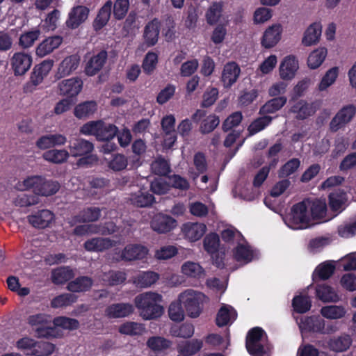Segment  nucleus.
<instances>
[{"mask_svg":"<svg viewBox=\"0 0 356 356\" xmlns=\"http://www.w3.org/2000/svg\"><path fill=\"white\" fill-rule=\"evenodd\" d=\"M161 302L162 296L153 291L140 293L134 300L139 316L145 321L156 319L163 315L164 309Z\"/></svg>","mask_w":356,"mask_h":356,"instance_id":"1","label":"nucleus"},{"mask_svg":"<svg viewBox=\"0 0 356 356\" xmlns=\"http://www.w3.org/2000/svg\"><path fill=\"white\" fill-rule=\"evenodd\" d=\"M118 131V127L102 120L90 121L83 124L80 132L83 135L94 136L98 140H110Z\"/></svg>","mask_w":356,"mask_h":356,"instance_id":"2","label":"nucleus"},{"mask_svg":"<svg viewBox=\"0 0 356 356\" xmlns=\"http://www.w3.org/2000/svg\"><path fill=\"white\" fill-rule=\"evenodd\" d=\"M205 300L206 296L202 293L193 289H187L178 296V301L191 318H197L200 316Z\"/></svg>","mask_w":356,"mask_h":356,"instance_id":"3","label":"nucleus"},{"mask_svg":"<svg viewBox=\"0 0 356 356\" xmlns=\"http://www.w3.org/2000/svg\"><path fill=\"white\" fill-rule=\"evenodd\" d=\"M306 201L294 205L291 210L289 226L295 229H306L313 225L311 216L307 210Z\"/></svg>","mask_w":356,"mask_h":356,"instance_id":"4","label":"nucleus"},{"mask_svg":"<svg viewBox=\"0 0 356 356\" xmlns=\"http://www.w3.org/2000/svg\"><path fill=\"white\" fill-rule=\"evenodd\" d=\"M263 337L264 330L260 327H254L248 332L246 348L250 354L254 356H264L265 350Z\"/></svg>","mask_w":356,"mask_h":356,"instance_id":"5","label":"nucleus"},{"mask_svg":"<svg viewBox=\"0 0 356 356\" xmlns=\"http://www.w3.org/2000/svg\"><path fill=\"white\" fill-rule=\"evenodd\" d=\"M356 114V107L348 104L341 108L332 119L330 123V130L333 132L344 127L353 119Z\"/></svg>","mask_w":356,"mask_h":356,"instance_id":"6","label":"nucleus"},{"mask_svg":"<svg viewBox=\"0 0 356 356\" xmlns=\"http://www.w3.org/2000/svg\"><path fill=\"white\" fill-rule=\"evenodd\" d=\"M27 323L31 327H35L38 337H48L51 335L52 329L49 327V318L44 314L31 315L27 318Z\"/></svg>","mask_w":356,"mask_h":356,"instance_id":"7","label":"nucleus"},{"mask_svg":"<svg viewBox=\"0 0 356 356\" xmlns=\"http://www.w3.org/2000/svg\"><path fill=\"white\" fill-rule=\"evenodd\" d=\"M83 85V81L80 78L72 77L59 82L58 88L61 95L73 97L79 94Z\"/></svg>","mask_w":356,"mask_h":356,"instance_id":"8","label":"nucleus"},{"mask_svg":"<svg viewBox=\"0 0 356 356\" xmlns=\"http://www.w3.org/2000/svg\"><path fill=\"white\" fill-rule=\"evenodd\" d=\"M150 225L154 232L165 234L176 227V220L170 216L158 213L152 218Z\"/></svg>","mask_w":356,"mask_h":356,"instance_id":"9","label":"nucleus"},{"mask_svg":"<svg viewBox=\"0 0 356 356\" xmlns=\"http://www.w3.org/2000/svg\"><path fill=\"white\" fill-rule=\"evenodd\" d=\"M79 64L80 57L78 55L73 54L65 57L58 65L55 78L60 79L70 76L78 68Z\"/></svg>","mask_w":356,"mask_h":356,"instance_id":"10","label":"nucleus"},{"mask_svg":"<svg viewBox=\"0 0 356 356\" xmlns=\"http://www.w3.org/2000/svg\"><path fill=\"white\" fill-rule=\"evenodd\" d=\"M282 26L280 24H275L268 26L264 32L261 44L266 49L274 47L281 40Z\"/></svg>","mask_w":356,"mask_h":356,"instance_id":"11","label":"nucleus"},{"mask_svg":"<svg viewBox=\"0 0 356 356\" xmlns=\"http://www.w3.org/2000/svg\"><path fill=\"white\" fill-rule=\"evenodd\" d=\"M298 68V60L296 56L289 55L284 57L279 68L280 78L285 81L291 80L295 76Z\"/></svg>","mask_w":356,"mask_h":356,"instance_id":"12","label":"nucleus"},{"mask_svg":"<svg viewBox=\"0 0 356 356\" xmlns=\"http://www.w3.org/2000/svg\"><path fill=\"white\" fill-rule=\"evenodd\" d=\"M184 237L191 242L200 240L207 231V226L203 223L188 222L181 227Z\"/></svg>","mask_w":356,"mask_h":356,"instance_id":"13","label":"nucleus"},{"mask_svg":"<svg viewBox=\"0 0 356 356\" xmlns=\"http://www.w3.org/2000/svg\"><path fill=\"white\" fill-rule=\"evenodd\" d=\"M134 312V306L129 302L114 303L105 309V315L110 318H121L131 315Z\"/></svg>","mask_w":356,"mask_h":356,"instance_id":"14","label":"nucleus"},{"mask_svg":"<svg viewBox=\"0 0 356 356\" xmlns=\"http://www.w3.org/2000/svg\"><path fill=\"white\" fill-rule=\"evenodd\" d=\"M148 252V249L143 245L129 244L122 250L121 259L129 261L143 259L147 257Z\"/></svg>","mask_w":356,"mask_h":356,"instance_id":"15","label":"nucleus"},{"mask_svg":"<svg viewBox=\"0 0 356 356\" xmlns=\"http://www.w3.org/2000/svg\"><path fill=\"white\" fill-rule=\"evenodd\" d=\"M101 216V209L98 207H90L82 210L78 215L72 217L68 223L71 227L74 226L79 222H95L99 219Z\"/></svg>","mask_w":356,"mask_h":356,"instance_id":"16","label":"nucleus"},{"mask_svg":"<svg viewBox=\"0 0 356 356\" xmlns=\"http://www.w3.org/2000/svg\"><path fill=\"white\" fill-rule=\"evenodd\" d=\"M11 65L15 75L24 74L32 63L31 56L27 54L17 52L11 58Z\"/></svg>","mask_w":356,"mask_h":356,"instance_id":"17","label":"nucleus"},{"mask_svg":"<svg viewBox=\"0 0 356 356\" xmlns=\"http://www.w3.org/2000/svg\"><path fill=\"white\" fill-rule=\"evenodd\" d=\"M117 242L108 238L94 237L87 240L83 247L88 252H103L115 246Z\"/></svg>","mask_w":356,"mask_h":356,"instance_id":"18","label":"nucleus"},{"mask_svg":"<svg viewBox=\"0 0 356 356\" xmlns=\"http://www.w3.org/2000/svg\"><path fill=\"white\" fill-rule=\"evenodd\" d=\"M128 201L137 207H148L154 202V197L147 190L140 188L129 195Z\"/></svg>","mask_w":356,"mask_h":356,"instance_id":"19","label":"nucleus"},{"mask_svg":"<svg viewBox=\"0 0 356 356\" xmlns=\"http://www.w3.org/2000/svg\"><path fill=\"white\" fill-rule=\"evenodd\" d=\"M68 148L70 154L74 156H81L90 153L94 146L92 143L83 138H73L70 140Z\"/></svg>","mask_w":356,"mask_h":356,"instance_id":"20","label":"nucleus"},{"mask_svg":"<svg viewBox=\"0 0 356 356\" xmlns=\"http://www.w3.org/2000/svg\"><path fill=\"white\" fill-rule=\"evenodd\" d=\"M316 111V108L314 103H308L304 100H300L291 106L289 112L295 114V118L298 120H305L314 115Z\"/></svg>","mask_w":356,"mask_h":356,"instance_id":"21","label":"nucleus"},{"mask_svg":"<svg viewBox=\"0 0 356 356\" xmlns=\"http://www.w3.org/2000/svg\"><path fill=\"white\" fill-rule=\"evenodd\" d=\"M241 73L239 66L235 62L226 63L222 72L221 80L226 88L231 87L236 82Z\"/></svg>","mask_w":356,"mask_h":356,"instance_id":"22","label":"nucleus"},{"mask_svg":"<svg viewBox=\"0 0 356 356\" xmlns=\"http://www.w3.org/2000/svg\"><path fill=\"white\" fill-rule=\"evenodd\" d=\"M107 59V53L105 51H101L97 54L92 56L87 62L85 72L88 76H94L100 71Z\"/></svg>","mask_w":356,"mask_h":356,"instance_id":"23","label":"nucleus"},{"mask_svg":"<svg viewBox=\"0 0 356 356\" xmlns=\"http://www.w3.org/2000/svg\"><path fill=\"white\" fill-rule=\"evenodd\" d=\"M89 14V9L83 6H78L73 8L69 14V19L67 24L72 29L77 28L81 24L84 22Z\"/></svg>","mask_w":356,"mask_h":356,"instance_id":"24","label":"nucleus"},{"mask_svg":"<svg viewBox=\"0 0 356 356\" xmlns=\"http://www.w3.org/2000/svg\"><path fill=\"white\" fill-rule=\"evenodd\" d=\"M62 42L63 38L58 35L46 38L37 47L36 55L42 58L49 54L57 49Z\"/></svg>","mask_w":356,"mask_h":356,"instance_id":"25","label":"nucleus"},{"mask_svg":"<svg viewBox=\"0 0 356 356\" xmlns=\"http://www.w3.org/2000/svg\"><path fill=\"white\" fill-rule=\"evenodd\" d=\"M353 339L350 334L343 333L331 338L328 341L329 348L337 353L346 351L352 345Z\"/></svg>","mask_w":356,"mask_h":356,"instance_id":"26","label":"nucleus"},{"mask_svg":"<svg viewBox=\"0 0 356 356\" xmlns=\"http://www.w3.org/2000/svg\"><path fill=\"white\" fill-rule=\"evenodd\" d=\"M54 220V214L49 210L44 209L28 217V220L33 227L43 229L48 227Z\"/></svg>","mask_w":356,"mask_h":356,"instance_id":"27","label":"nucleus"},{"mask_svg":"<svg viewBox=\"0 0 356 356\" xmlns=\"http://www.w3.org/2000/svg\"><path fill=\"white\" fill-rule=\"evenodd\" d=\"M322 32V26L318 22H314L309 26L304 33L302 43L306 47L316 44L318 42Z\"/></svg>","mask_w":356,"mask_h":356,"instance_id":"28","label":"nucleus"},{"mask_svg":"<svg viewBox=\"0 0 356 356\" xmlns=\"http://www.w3.org/2000/svg\"><path fill=\"white\" fill-rule=\"evenodd\" d=\"M159 275L153 271H143L132 277V283L138 288H147L155 284Z\"/></svg>","mask_w":356,"mask_h":356,"instance_id":"29","label":"nucleus"},{"mask_svg":"<svg viewBox=\"0 0 356 356\" xmlns=\"http://www.w3.org/2000/svg\"><path fill=\"white\" fill-rule=\"evenodd\" d=\"M112 7L113 2L108 0L100 8L93 21V27L95 31H99L106 25L111 17Z\"/></svg>","mask_w":356,"mask_h":356,"instance_id":"30","label":"nucleus"},{"mask_svg":"<svg viewBox=\"0 0 356 356\" xmlns=\"http://www.w3.org/2000/svg\"><path fill=\"white\" fill-rule=\"evenodd\" d=\"M175 118L172 115L164 117L161 121V126L166 134L165 138V145L170 147L176 141V136L175 134Z\"/></svg>","mask_w":356,"mask_h":356,"instance_id":"31","label":"nucleus"},{"mask_svg":"<svg viewBox=\"0 0 356 356\" xmlns=\"http://www.w3.org/2000/svg\"><path fill=\"white\" fill-rule=\"evenodd\" d=\"M159 22L154 19L149 22L145 27L144 39L148 46L154 45L159 38Z\"/></svg>","mask_w":356,"mask_h":356,"instance_id":"32","label":"nucleus"},{"mask_svg":"<svg viewBox=\"0 0 356 356\" xmlns=\"http://www.w3.org/2000/svg\"><path fill=\"white\" fill-rule=\"evenodd\" d=\"M236 318V312L229 305H223L219 309L216 316V324L219 327L227 325L233 322Z\"/></svg>","mask_w":356,"mask_h":356,"instance_id":"33","label":"nucleus"},{"mask_svg":"<svg viewBox=\"0 0 356 356\" xmlns=\"http://www.w3.org/2000/svg\"><path fill=\"white\" fill-rule=\"evenodd\" d=\"M222 7L223 4L221 2H213L211 4L205 14L206 20L209 24H216L223 17Z\"/></svg>","mask_w":356,"mask_h":356,"instance_id":"34","label":"nucleus"},{"mask_svg":"<svg viewBox=\"0 0 356 356\" xmlns=\"http://www.w3.org/2000/svg\"><path fill=\"white\" fill-rule=\"evenodd\" d=\"M193 165L196 170L191 168L188 170L190 177L195 181L200 174L204 173L207 168V163L205 156L201 152H197L193 157Z\"/></svg>","mask_w":356,"mask_h":356,"instance_id":"35","label":"nucleus"},{"mask_svg":"<svg viewBox=\"0 0 356 356\" xmlns=\"http://www.w3.org/2000/svg\"><path fill=\"white\" fill-rule=\"evenodd\" d=\"M310 209V216L313 219H322L325 216L327 204L325 200L317 199L312 202L306 201Z\"/></svg>","mask_w":356,"mask_h":356,"instance_id":"36","label":"nucleus"},{"mask_svg":"<svg viewBox=\"0 0 356 356\" xmlns=\"http://www.w3.org/2000/svg\"><path fill=\"white\" fill-rule=\"evenodd\" d=\"M286 97H279L273 98L264 104L259 110V114L261 115H268L274 113L276 111L281 109L286 103Z\"/></svg>","mask_w":356,"mask_h":356,"instance_id":"37","label":"nucleus"},{"mask_svg":"<svg viewBox=\"0 0 356 356\" xmlns=\"http://www.w3.org/2000/svg\"><path fill=\"white\" fill-rule=\"evenodd\" d=\"M42 179V176L28 177L18 184L19 189L21 191H32L35 194L39 195Z\"/></svg>","mask_w":356,"mask_h":356,"instance_id":"38","label":"nucleus"},{"mask_svg":"<svg viewBox=\"0 0 356 356\" xmlns=\"http://www.w3.org/2000/svg\"><path fill=\"white\" fill-rule=\"evenodd\" d=\"M69 156L70 153L67 150L57 149L46 151L42 155L44 160L56 164L65 162Z\"/></svg>","mask_w":356,"mask_h":356,"instance_id":"39","label":"nucleus"},{"mask_svg":"<svg viewBox=\"0 0 356 356\" xmlns=\"http://www.w3.org/2000/svg\"><path fill=\"white\" fill-rule=\"evenodd\" d=\"M302 329L314 332H323L325 328V321L320 317H307L301 322Z\"/></svg>","mask_w":356,"mask_h":356,"instance_id":"40","label":"nucleus"},{"mask_svg":"<svg viewBox=\"0 0 356 356\" xmlns=\"http://www.w3.org/2000/svg\"><path fill=\"white\" fill-rule=\"evenodd\" d=\"M316 291L317 297L323 302H336L339 300L335 291L330 286L325 284L318 285Z\"/></svg>","mask_w":356,"mask_h":356,"instance_id":"41","label":"nucleus"},{"mask_svg":"<svg viewBox=\"0 0 356 356\" xmlns=\"http://www.w3.org/2000/svg\"><path fill=\"white\" fill-rule=\"evenodd\" d=\"M346 201V194L343 191H335L329 195V205L333 211L341 212Z\"/></svg>","mask_w":356,"mask_h":356,"instance_id":"42","label":"nucleus"},{"mask_svg":"<svg viewBox=\"0 0 356 356\" xmlns=\"http://www.w3.org/2000/svg\"><path fill=\"white\" fill-rule=\"evenodd\" d=\"M96 110V102L88 101L78 104L74 108V114L79 119L86 118L92 115Z\"/></svg>","mask_w":356,"mask_h":356,"instance_id":"43","label":"nucleus"},{"mask_svg":"<svg viewBox=\"0 0 356 356\" xmlns=\"http://www.w3.org/2000/svg\"><path fill=\"white\" fill-rule=\"evenodd\" d=\"M74 276L73 270L69 267H60L51 273V280L56 284H62Z\"/></svg>","mask_w":356,"mask_h":356,"instance_id":"44","label":"nucleus"},{"mask_svg":"<svg viewBox=\"0 0 356 356\" xmlns=\"http://www.w3.org/2000/svg\"><path fill=\"white\" fill-rule=\"evenodd\" d=\"M202 346V342L197 339L180 343L177 346L178 352L183 356H191L199 351Z\"/></svg>","mask_w":356,"mask_h":356,"instance_id":"45","label":"nucleus"},{"mask_svg":"<svg viewBox=\"0 0 356 356\" xmlns=\"http://www.w3.org/2000/svg\"><path fill=\"white\" fill-rule=\"evenodd\" d=\"M92 280L88 277H79L69 282L67 289L72 292H83L89 290L92 285Z\"/></svg>","mask_w":356,"mask_h":356,"instance_id":"46","label":"nucleus"},{"mask_svg":"<svg viewBox=\"0 0 356 356\" xmlns=\"http://www.w3.org/2000/svg\"><path fill=\"white\" fill-rule=\"evenodd\" d=\"M181 272L185 275L193 277L200 278L204 275V270L197 263L193 261H186L181 266Z\"/></svg>","mask_w":356,"mask_h":356,"instance_id":"47","label":"nucleus"},{"mask_svg":"<svg viewBox=\"0 0 356 356\" xmlns=\"http://www.w3.org/2000/svg\"><path fill=\"white\" fill-rule=\"evenodd\" d=\"M145 331L143 324L129 321L122 324L119 327L121 334L127 335H140Z\"/></svg>","mask_w":356,"mask_h":356,"instance_id":"48","label":"nucleus"},{"mask_svg":"<svg viewBox=\"0 0 356 356\" xmlns=\"http://www.w3.org/2000/svg\"><path fill=\"white\" fill-rule=\"evenodd\" d=\"M327 56V49L323 47L313 51L309 56L307 63L311 69L318 68L323 62Z\"/></svg>","mask_w":356,"mask_h":356,"instance_id":"49","label":"nucleus"},{"mask_svg":"<svg viewBox=\"0 0 356 356\" xmlns=\"http://www.w3.org/2000/svg\"><path fill=\"white\" fill-rule=\"evenodd\" d=\"M60 184L57 181L47 179L42 177L39 195L50 196L56 193L60 189Z\"/></svg>","mask_w":356,"mask_h":356,"instance_id":"50","label":"nucleus"},{"mask_svg":"<svg viewBox=\"0 0 356 356\" xmlns=\"http://www.w3.org/2000/svg\"><path fill=\"white\" fill-rule=\"evenodd\" d=\"M346 313L345 308L342 306L329 305L323 307L321 314L326 318L338 319L343 317Z\"/></svg>","mask_w":356,"mask_h":356,"instance_id":"51","label":"nucleus"},{"mask_svg":"<svg viewBox=\"0 0 356 356\" xmlns=\"http://www.w3.org/2000/svg\"><path fill=\"white\" fill-rule=\"evenodd\" d=\"M220 246V238L217 234L209 233L203 240L204 250L209 254H213L218 251Z\"/></svg>","mask_w":356,"mask_h":356,"instance_id":"52","label":"nucleus"},{"mask_svg":"<svg viewBox=\"0 0 356 356\" xmlns=\"http://www.w3.org/2000/svg\"><path fill=\"white\" fill-rule=\"evenodd\" d=\"M55 350V345L47 341H36L33 351L29 352V355L49 356Z\"/></svg>","mask_w":356,"mask_h":356,"instance_id":"53","label":"nucleus"},{"mask_svg":"<svg viewBox=\"0 0 356 356\" xmlns=\"http://www.w3.org/2000/svg\"><path fill=\"white\" fill-rule=\"evenodd\" d=\"M172 343L161 337H152L147 341V346L154 352L163 351L170 347Z\"/></svg>","mask_w":356,"mask_h":356,"instance_id":"54","label":"nucleus"},{"mask_svg":"<svg viewBox=\"0 0 356 356\" xmlns=\"http://www.w3.org/2000/svg\"><path fill=\"white\" fill-rule=\"evenodd\" d=\"M254 120L248 127V130L250 135H254L264 129L272 122L273 118L268 115H263Z\"/></svg>","mask_w":356,"mask_h":356,"instance_id":"55","label":"nucleus"},{"mask_svg":"<svg viewBox=\"0 0 356 356\" xmlns=\"http://www.w3.org/2000/svg\"><path fill=\"white\" fill-rule=\"evenodd\" d=\"M77 297L72 293H63L54 298L51 301V307L53 308H60L67 307L75 302Z\"/></svg>","mask_w":356,"mask_h":356,"instance_id":"56","label":"nucleus"},{"mask_svg":"<svg viewBox=\"0 0 356 356\" xmlns=\"http://www.w3.org/2000/svg\"><path fill=\"white\" fill-rule=\"evenodd\" d=\"M234 258L238 261L248 263L253 259V252L248 245H238L234 250Z\"/></svg>","mask_w":356,"mask_h":356,"instance_id":"57","label":"nucleus"},{"mask_svg":"<svg viewBox=\"0 0 356 356\" xmlns=\"http://www.w3.org/2000/svg\"><path fill=\"white\" fill-rule=\"evenodd\" d=\"M127 275L123 271H109L103 275L102 280L111 286L118 285L124 282Z\"/></svg>","mask_w":356,"mask_h":356,"instance_id":"58","label":"nucleus"},{"mask_svg":"<svg viewBox=\"0 0 356 356\" xmlns=\"http://www.w3.org/2000/svg\"><path fill=\"white\" fill-rule=\"evenodd\" d=\"M339 74V68L337 67H334L330 69L323 77L321 81L318 85V88L320 90H324L331 85H332Z\"/></svg>","mask_w":356,"mask_h":356,"instance_id":"59","label":"nucleus"},{"mask_svg":"<svg viewBox=\"0 0 356 356\" xmlns=\"http://www.w3.org/2000/svg\"><path fill=\"white\" fill-rule=\"evenodd\" d=\"M158 63V56L154 52H148L143 61L142 67L147 74H151L156 69Z\"/></svg>","mask_w":356,"mask_h":356,"instance_id":"60","label":"nucleus"},{"mask_svg":"<svg viewBox=\"0 0 356 356\" xmlns=\"http://www.w3.org/2000/svg\"><path fill=\"white\" fill-rule=\"evenodd\" d=\"M151 169L154 174L164 176L170 172V167L165 159L159 157L152 162Z\"/></svg>","mask_w":356,"mask_h":356,"instance_id":"61","label":"nucleus"},{"mask_svg":"<svg viewBox=\"0 0 356 356\" xmlns=\"http://www.w3.org/2000/svg\"><path fill=\"white\" fill-rule=\"evenodd\" d=\"M128 161L125 156L120 154H116L112 156V159L108 162V167L113 171H120L125 169Z\"/></svg>","mask_w":356,"mask_h":356,"instance_id":"62","label":"nucleus"},{"mask_svg":"<svg viewBox=\"0 0 356 356\" xmlns=\"http://www.w3.org/2000/svg\"><path fill=\"white\" fill-rule=\"evenodd\" d=\"M294 310L298 313H305L311 307V300L307 296H296L292 302Z\"/></svg>","mask_w":356,"mask_h":356,"instance_id":"63","label":"nucleus"},{"mask_svg":"<svg viewBox=\"0 0 356 356\" xmlns=\"http://www.w3.org/2000/svg\"><path fill=\"white\" fill-rule=\"evenodd\" d=\"M113 6L114 17L118 20H120L126 16L129 10V1L116 0Z\"/></svg>","mask_w":356,"mask_h":356,"instance_id":"64","label":"nucleus"}]
</instances>
